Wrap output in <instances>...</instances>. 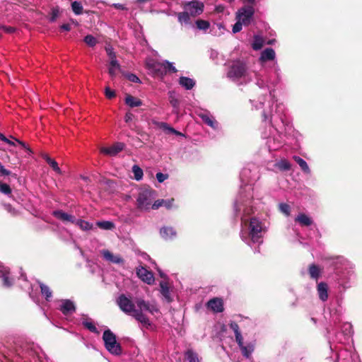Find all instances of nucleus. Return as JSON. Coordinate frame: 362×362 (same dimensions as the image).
<instances>
[{
  "label": "nucleus",
  "mask_w": 362,
  "mask_h": 362,
  "mask_svg": "<svg viewBox=\"0 0 362 362\" xmlns=\"http://www.w3.org/2000/svg\"><path fill=\"white\" fill-rule=\"evenodd\" d=\"M117 303L122 311L134 317L143 326L147 327L150 325L148 319L141 312L135 308V304L124 294H121L118 297Z\"/></svg>",
  "instance_id": "f257e3e1"
},
{
  "label": "nucleus",
  "mask_w": 362,
  "mask_h": 362,
  "mask_svg": "<svg viewBox=\"0 0 362 362\" xmlns=\"http://www.w3.org/2000/svg\"><path fill=\"white\" fill-rule=\"evenodd\" d=\"M248 69L245 62L237 59L232 61L229 64L227 71V77L233 81L240 79L246 80L248 76Z\"/></svg>",
  "instance_id": "f03ea898"
},
{
  "label": "nucleus",
  "mask_w": 362,
  "mask_h": 362,
  "mask_svg": "<svg viewBox=\"0 0 362 362\" xmlns=\"http://www.w3.org/2000/svg\"><path fill=\"white\" fill-rule=\"evenodd\" d=\"M156 197V192L150 189H145L141 190L138 195L137 204L138 207L144 209H148L150 208L157 209H158V201H155L153 204L152 202Z\"/></svg>",
  "instance_id": "7ed1b4c3"
},
{
  "label": "nucleus",
  "mask_w": 362,
  "mask_h": 362,
  "mask_svg": "<svg viewBox=\"0 0 362 362\" xmlns=\"http://www.w3.org/2000/svg\"><path fill=\"white\" fill-rule=\"evenodd\" d=\"M160 293L163 296L164 300L170 303L173 300L176 295V292L173 285V282L170 281L168 276L160 271Z\"/></svg>",
  "instance_id": "20e7f679"
},
{
  "label": "nucleus",
  "mask_w": 362,
  "mask_h": 362,
  "mask_svg": "<svg viewBox=\"0 0 362 362\" xmlns=\"http://www.w3.org/2000/svg\"><path fill=\"white\" fill-rule=\"evenodd\" d=\"M103 339L105 346L108 351L115 355H120L122 352L121 345L117 342L115 334L110 329L103 332Z\"/></svg>",
  "instance_id": "39448f33"
},
{
  "label": "nucleus",
  "mask_w": 362,
  "mask_h": 362,
  "mask_svg": "<svg viewBox=\"0 0 362 362\" xmlns=\"http://www.w3.org/2000/svg\"><path fill=\"white\" fill-rule=\"evenodd\" d=\"M262 230V223L257 218H252L250 223V235L252 242H259L261 238V232Z\"/></svg>",
  "instance_id": "423d86ee"
},
{
  "label": "nucleus",
  "mask_w": 362,
  "mask_h": 362,
  "mask_svg": "<svg viewBox=\"0 0 362 362\" xmlns=\"http://www.w3.org/2000/svg\"><path fill=\"white\" fill-rule=\"evenodd\" d=\"M255 13L252 6H248L239 10L237 15V19L241 21L244 25H248L253 17Z\"/></svg>",
  "instance_id": "0eeeda50"
},
{
  "label": "nucleus",
  "mask_w": 362,
  "mask_h": 362,
  "mask_svg": "<svg viewBox=\"0 0 362 362\" xmlns=\"http://www.w3.org/2000/svg\"><path fill=\"white\" fill-rule=\"evenodd\" d=\"M204 5L202 3L194 1L185 4L184 9L187 11L191 16H196L202 13Z\"/></svg>",
  "instance_id": "6e6552de"
},
{
  "label": "nucleus",
  "mask_w": 362,
  "mask_h": 362,
  "mask_svg": "<svg viewBox=\"0 0 362 362\" xmlns=\"http://www.w3.org/2000/svg\"><path fill=\"white\" fill-rule=\"evenodd\" d=\"M206 306L214 313H221L223 311V303L219 298H214L208 301Z\"/></svg>",
  "instance_id": "1a4fd4ad"
},
{
  "label": "nucleus",
  "mask_w": 362,
  "mask_h": 362,
  "mask_svg": "<svg viewBox=\"0 0 362 362\" xmlns=\"http://www.w3.org/2000/svg\"><path fill=\"white\" fill-rule=\"evenodd\" d=\"M124 144L122 143H116L110 147H103L100 152L105 155L115 156L123 150Z\"/></svg>",
  "instance_id": "9d476101"
},
{
  "label": "nucleus",
  "mask_w": 362,
  "mask_h": 362,
  "mask_svg": "<svg viewBox=\"0 0 362 362\" xmlns=\"http://www.w3.org/2000/svg\"><path fill=\"white\" fill-rule=\"evenodd\" d=\"M76 305L74 302L69 299H64L62 300L59 310L64 315H67L72 314L76 311Z\"/></svg>",
  "instance_id": "9b49d317"
},
{
  "label": "nucleus",
  "mask_w": 362,
  "mask_h": 362,
  "mask_svg": "<svg viewBox=\"0 0 362 362\" xmlns=\"http://www.w3.org/2000/svg\"><path fill=\"white\" fill-rule=\"evenodd\" d=\"M146 67L148 74L154 77L158 76V64L155 59L148 57L146 60Z\"/></svg>",
  "instance_id": "f8f14e48"
},
{
  "label": "nucleus",
  "mask_w": 362,
  "mask_h": 362,
  "mask_svg": "<svg viewBox=\"0 0 362 362\" xmlns=\"http://www.w3.org/2000/svg\"><path fill=\"white\" fill-rule=\"evenodd\" d=\"M102 255L106 260H107L110 262H112L115 264H123L124 263V259L122 257H120L119 255H115L113 253H112L111 252H110L107 250H103Z\"/></svg>",
  "instance_id": "ddd939ff"
},
{
  "label": "nucleus",
  "mask_w": 362,
  "mask_h": 362,
  "mask_svg": "<svg viewBox=\"0 0 362 362\" xmlns=\"http://www.w3.org/2000/svg\"><path fill=\"white\" fill-rule=\"evenodd\" d=\"M240 350L242 352V354L247 358H250L251 357V355L255 349V345L252 343H250L247 345H244L243 344V339H241V342H237Z\"/></svg>",
  "instance_id": "4468645a"
},
{
  "label": "nucleus",
  "mask_w": 362,
  "mask_h": 362,
  "mask_svg": "<svg viewBox=\"0 0 362 362\" xmlns=\"http://www.w3.org/2000/svg\"><path fill=\"white\" fill-rule=\"evenodd\" d=\"M137 276L144 282L150 284L153 281V274L146 269L141 267L136 271Z\"/></svg>",
  "instance_id": "2eb2a0df"
},
{
  "label": "nucleus",
  "mask_w": 362,
  "mask_h": 362,
  "mask_svg": "<svg viewBox=\"0 0 362 362\" xmlns=\"http://www.w3.org/2000/svg\"><path fill=\"white\" fill-rule=\"evenodd\" d=\"M53 214L56 218L64 222H71L74 223L76 221L75 216L68 214L62 210L55 211Z\"/></svg>",
  "instance_id": "dca6fc26"
},
{
  "label": "nucleus",
  "mask_w": 362,
  "mask_h": 362,
  "mask_svg": "<svg viewBox=\"0 0 362 362\" xmlns=\"http://www.w3.org/2000/svg\"><path fill=\"white\" fill-rule=\"evenodd\" d=\"M199 117L202 118L203 122L206 124L208 126L211 127L213 129H216L218 127V123L215 120V119L208 113H201L199 114Z\"/></svg>",
  "instance_id": "f3484780"
},
{
  "label": "nucleus",
  "mask_w": 362,
  "mask_h": 362,
  "mask_svg": "<svg viewBox=\"0 0 362 362\" xmlns=\"http://www.w3.org/2000/svg\"><path fill=\"white\" fill-rule=\"evenodd\" d=\"M327 290L328 286L326 283L320 282L317 284V293L319 298L322 301H326L328 298Z\"/></svg>",
  "instance_id": "a211bd4d"
},
{
  "label": "nucleus",
  "mask_w": 362,
  "mask_h": 362,
  "mask_svg": "<svg viewBox=\"0 0 362 362\" xmlns=\"http://www.w3.org/2000/svg\"><path fill=\"white\" fill-rule=\"evenodd\" d=\"M125 103L130 107H139L142 105V101L138 98L134 97L130 94H127L125 97Z\"/></svg>",
  "instance_id": "6ab92c4d"
},
{
  "label": "nucleus",
  "mask_w": 362,
  "mask_h": 362,
  "mask_svg": "<svg viewBox=\"0 0 362 362\" xmlns=\"http://www.w3.org/2000/svg\"><path fill=\"white\" fill-rule=\"evenodd\" d=\"M275 52L273 49L267 48L262 52L259 59L262 62L273 60L275 58Z\"/></svg>",
  "instance_id": "aec40b11"
},
{
  "label": "nucleus",
  "mask_w": 362,
  "mask_h": 362,
  "mask_svg": "<svg viewBox=\"0 0 362 362\" xmlns=\"http://www.w3.org/2000/svg\"><path fill=\"white\" fill-rule=\"evenodd\" d=\"M179 84L186 90H191L195 85V81L190 78L181 76L179 79Z\"/></svg>",
  "instance_id": "412c9836"
},
{
  "label": "nucleus",
  "mask_w": 362,
  "mask_h": 362,
  "mask_svg": "<svg viewBox=\"0 0 362 362\" xmlns=\"http://www.w3.org/2000/svg\"><path fill=\"white\" fill-rule=\"evenodd\" d=\"M160 233L165 240L172 239L173 237L176 235L175 230L170 227H163L160 230Z\"/></svg>",
  "instance_id": "4be33fe9"
},
{
  "label": "nucleus",
  "mask_w": 362,
  "mask_h": 362,
  "mask_svg": "<svg viewBox=\"0 0 362 362\" xmlns=\"http://www.w3.org/2000/svg\"><path fill=\"white\" fill-rule=\"evenodd\" d=\"M295 221L303 226H309L313 223L312 219L305 214H299Z\"/></svg>",
  "instance_id": "5701e85b"
},
{
  "label": "nucleus",
  "mask_w": 362,
  "mask_h": 362,
  "mask_svg": "<svg viewBox=\"0 0 362 362\" xmlns=\"http://www.w3.org/2000/svg\"><path fill=\"white\" fill-rule=\"evenodd\" d=\"M42 158L50 165V167L56 173L61 174L62 171L58 166V163L52 158H51L47 154L44 153L42 155Z\"/></svg>",
  "instance_id": "b1692460"
},
{
  "label": "nucleus",
  "mask_w": 362,
  "mask_h": 362,
  "mask_svg": "<svg viewBox=\"0 0 362 362\" xmlns=\"http://www.w3.org/2000/svg\"><path fill=\"white\" fill-rule=\"evenodd\" d=\"M161 69H163L165 73H176L177 71L176 68L173 66V64L168 61L160 62V72Z\"/></svg>",
  "instance_id": "393cba45"
},
{
  "label": "nucleus",
  "mask_w": 362,
  "mask_h": 362,
  "mask_svg": "<svg viewBox=\"0 0 362 362\" xmlns=\"http://www.w3.org/2000/svg\"><path fill=\"white\" fill-rule=\"evenodd\" d=\"M40 288L42 295L45 296L46 300L49 301L52 296V292L49 287L43 283H40Z\"/></svg>",
  "instance_id": "a878e982"
},
{
  "label": "nucleus",
  "mask_w": 362,
  "mask_h": 362,
  "mask_svg": "<svg viewBox=\"0 0 362 362\" xmlns=\"http://www.w3.org/2000/svg\"><path fill=\"white\" fill-rule=\"evenodd\" d=\"M160 129H163L166 134H172L176 136H185L182 133L175 130L172 127H168L165 123H160Z\"/></svg>",
  "instance_id": "bb28decb"
},
{
  "label": "nucleus",
  "mask_w": 362,
  "mask_h": 362,
  "mask_svg": "<svg viewBox=\"0 0 362 362\" xmlns=\"http://www.w3.org/2000/svg\"><path fill=\"white\" fill-rule=\"evenodd\" d=\"M1 273L3 285L6 287H11L13 285V279L9 276V272L6 271H1Z\"/></svg>",
  "instance_id": "cd10ccee"
},
{
  "label": "nucleus",
  "mask_w": 362,
  "mask_h": 362,
  "mask_svg": "<svg viewBox=\"0 0 362 362\" xmlns=\"http://www.w3.org/2000/svg\"><path fill=\"white\" fill-rule=\"evenodd\" d=\"M136 305L139 308L138 310L141 312L142 313L144 310L149 311L150 313L153 312V310L151 308L150 305L144 300H136Z\"/></svg>",
  "instance_id": "c85d7f7f"
},
{
  "label": "nucleus",
  "mask_w": 362,
  "mask_h": 362,
  "mask_svg": "<svg viewBox=\"0 0 362 362\" xmlns=\"http://www.w3.org/2000/svg\"><path fill=\"white\" fill-rule=\"evenodd\" d=\"M229 326H230V329H233L235 333L236 341L240 343L241 339L243 338V337L240 332L238 325L235 322H232L230 323Z\"/></svg>",
  "instance_id": "c756f323"
},
{
  "label": "nucleus",
  "mask_w": 362,
  "mask_h": 362,
  "mask_svg": "<svg viewBox=\"0 0 362 362\" xmlns=\"http://www.w3.org/2000/svg\"><path fill=\"white\" fill-rule=\"evenodd\" d=\"M309 274L311 278L317 279L320 276V269L317 265L313 264L309 267Z\"/></svg>",
  "instance_id": "7c9ffc66"
},
{
  "label": "nucleus",
  "mask_w": 362,
  "mask_h": 362,
  "mask_svg": "<svg viewBox=\"0 0 362 362\" xmlns=\"http://www.w3.org/2000/svg\"><path fill=\"white\" fill-rule=\"evenodd\" d=\"M74 223L79 226V228L83 230H90L93 227L92 224H90L89 222L83 221L82 219L76 218V221Z\"/></svg>",
  "instance_id": "2f4dec72"
},
{
  "label": "nucleus",
  "mask_w": 362,
  "mask_h": 362,
  "mask_svg": "<svg viewBox=\"0 0 362 362\" xmlns=\"http://www.w3.org/2000/svg\"><path fill=\"white\" fill-rule=\"evenodd\" d=\"M132 171L136 180L139 181L142 179L144 175L143 170L139 165H134Z\"/></svg>",
  "instance_id": "473e14b6"
},
{
  "label": "nucleus",
  "mask_w": 362,
  "mask_h": 362,
  "mask_svg": "<svg viewBox=\"0 0 362 362\" xmlns=\"http://www.w3.org/2000/svg\"><path fill=\"white\" fill-rule=\"evenodd\" d=\"M178 21L180 23H188L190 21V15L185 10L183 12H180L177 14Z\"/></svg>",
  "instance_id": "72a5a7b5"
},
{
  "label": "nucleus",
  "mask_w": 362,
  "mask_h": 362,
  "mask_svg": "<svg viewBox=\"0 0 362 362\" xmlns=\"http://www.w3.org/2000/svg\"><path fill=\"white\" fill-rule=\"evenodd\" d=\"M263 45H264L263 38L259 35H255L254 41L252 45L253 49L259 50L263 47Z\"/></svg>",
  "instance_id": "f704fd0d"
},
{
  "label": "nucleus",
  "mask_w": 362,
  "mask_h": 362,
  "mask_svg": "<svg viewBox=\"0 0 362 362\" xmlns=\"http://www.w3.org/2000/svg\"><path fill=\"white\" fill-rule=\"evenodd\" d=\"M185 357L189 362H199L197 354L191 349L185 352Z\"/></svg>",
  "instance_id": "c9c22d12"
},
{
  "label": "nucleus",
  "mask_w": 362,
  "mask_h": 362,
  "mask_svg": "<svg viewBox=\"0 0 362 362\" xmlns=\"http://www.w3.org/2000/svg\"><path fill=\"white\" fill-rule=\"evenodd\" d=\"M293 159L299 165V166L301 168V169L304 172L309 173V171H310L309 167H308L307 163L303 158H301L299 156H293Z\"/></svg>",
  "instance_id": "e433bc0d"
},
{
  "label": "nucleus",
  "mask_w": 362,
  "mask_h": 362,
  "mask_svg": "<svg viewBox=\"0 0 362 362\" xmlns=\"http://www.w3.org/2000/svg\"><path fill=\"white\" fill-rule=\"evenodd\" d=\"M71 8H72L74 13L76 15H80L83 13V6H82L81 4L78 1H75L72 2Z\"/></svg>",
  "instance_id": "4c0bfd02"
},
{
  "label": "nucleus",
  "mask_w": 362,
  "mask_h": 362,
  "mask_svg": "<svg viewBox=\"0 0 362 362\" xmlns=\"http://www.w3.org/2000/svg\"><path fill=\"white\" fill-rule=\"evenodd\" d=\"M82 325L86 329H88L90 332H93V333H98V330L96 328V327L93 322H92L90 321L86 320V321H83Z\"/></svg>",
  "instance_id": "58836bf2"
},
{
  "label": "nucleus",
  "mask_w": 362,
  "mask_h": 362,
  "mask_svg": "<svg viewBox=\"0 0 362 362\" xmlns=\"http://www.w3.org/2000/svg\"><path fill=\"white\" fill-rule=\"evenodd\" d=\"M97 224L100 228H103L105 230H111V229L114 228V227H115L114 223L112 222L108 221L98 222Z\"/></svg>",
  "instance_id": "ea45409f"
},
{
  "label": "nucleus",
  "mask_w": 362,
  "mask_h": 362,
  "mask_svg": "<svg viewBox=\"0 0 362 362\" xmlns=\"http://www.w3.org/2000/svg\"><path fill=\"white\" fill-rule=\"evenodd\" d=\"M0 192L6 195H10L12 190L8 184L0 182Z\"/></svg>",
  "instance_id": "a19ab883"
},
{
  "label": "nucleus",
  "mask_w": 362,
  "mask_h": 362,
  "mask_svg": "<svg viewBox=\"0 0 362 362\" xmlns=\"http://www.w3.org/2000/svg\"><path fill=\"white\" fill-rule=\"evenodd\" d=\"M276 166L279 169L281 170H288L291 168L290 163L286 160H281L277 164Z\"/></svg>",
  "instance_id": "79ce46f5"
},
{
  "label": "nucleus",
  "mask_w": 362,
  "mask_h": 362,
  "mask_svg": "<svg viewBox=\"0 0 362 362\" xmlns=\"http://www.w3.org/2000/svg\"><path fill=\"white\" fill-rule=\"evenodd\" d=\"M84 42L90 47H94L98 42L96 38L91 35H86Z\"/></svg>",
  "instance_id": "37998d69"
},
{
  "label": "nucleus",
  "mask_w": 362,
  "mask_h": 362,
  "mask_svg": "<svg viewBox=\"0 0 362 362\" xmlns=\"http://www.w3.org/2000/svg\"><path fill=\"white\" fill-rule=\"evenodd\" d=\"M196 25H197V27L199 29V30H207L209 28V23L206 21H204V20H198L196 21Z\"/></svg>",
  "instance_id": "c03bdc74"
},
{
  "label": "nucleus",
  "mask_w": 362,
  "mask_h": 362,
  "mask_svg": "<svg viewBox=\"0 0 362 362\" xmlns=\"http://www.w3.org/2000/svg\"><path fill=\"white\" fill-rule=\"evenodd\" d=\"M124 75L131 82L136 83H141V80L139 79V78L134 74L125 73V74H124Z\"/></svg>",
  "instance_id": "a18cd8bd"
},
{
  "label": "nucleus",
  "mask_w": 362,
  "mask_h": 362,
  "mask_svg": "<svg viewBox=\"0 0 362 362\" xmlns=\"http://www.w3.org/2000/svg\"><path fill=\"white\" fill-rule=\"evenodd\" d=\"M279 209L282 213L286 214V216H288L290 214V206L285 203H281L279 204Z\"/></svg>",
  "instance_id": "49530a36"
},
{
  "label": "nucleus",
  "mask_w": 362,
  "mask_h": 362,
  "mask_svg": "<svg viewBox=\"0 0 362 362\" xmlns=\"http://www.w3.org/2000/svg\"><path fill=\"white\" fill-rule=\"evenodd\" d=\"M173 201H174L173 199H168V200L160 199V207L165 206L167 209H170L173 206Z\"/></svg>",
  "instance_id": "de8ad7c7"
},
{
  "label": "nucleus",
  "mask_w": 362,
  "mask_h": 362,
  "mask_svg": "<svg viewBox=\"0 0 362 362\" xmlns=\"http://www.w3.org/2000/svg\"><path fill=\"white\" fill-rule=\"evenodd\" d=\"M105 95L107 98L112 99V98H115L116 93L115 90L110 89V87L107 86L105 90Z\"/></svg>",
  "instance_id": "09e8293b"
},
{
  "label": "nucleus",
  "mask_w": 362,
  "mask_h": 362,
  "mask_svg": "<svg viewBox=\"0 0 362 362\" xmlns=\"http://www.w3.org/2000/svg\"><path fill=\"white\" fill-rule=\"evenodd\" d=\"M110 67L116 68L118 70L120 69L121 66L116 59L115 54H112V59L110 61Z\"/></svg>",
  "instance_id": "8fccbe9b"
},
{
  "label": "nucleus",
  "mask_w": 362,
  "mask_h": 362,
  "mask_svg": "<svg viewBox=\"0 0 362 362\" xmlns=\"http://www.w3.org/2000/svg\"><path fill=\"white\" fill-rule=\"evenodd\" d=\"M243 25H244V24L238 19L237 22L235 23V25L233 27V32L234 33L240 32L242 30Z\"/></svg>",
  "instance_id": "3c124183"
},
{
  "label": "nucleus",
  "mask_w": 362,
  "mask_h": 362,
  "mask_svg": "<svg viewBox=\"0 0 362 362\" xmlns=\"http://www.w3.org/2000/svg\"><path fill=\"white\" fill-rule=\"evenodd\" d=\"M0 29L3 30L6 33H13L16 31V28L14 27L6 26L1 24H0Z\"/></svg>",
  "instance_id": "603ef678"
},
{
  "label": "nucleus",
  "mask_w": 362,
  "mask_h": 362,
  "mask_svg": "<svg viewBox=\"0 0 362 362\" xmlns=\"http://www.w3.org/2000/svg\"><path fill=\"white\" fill-rule=\"evenodd\" d=\"M58 15H59V9L57 8H53L52 9L51 16H50L49 21L51 22L55 21L57 18L58 17Z\"/></svg>",
  "instance_id": "864d4df0"
},
{
  "label": "nucleus",
  "mask_w": 362,
  "mask_h": 362,
  "mask_svg": "<svg viewBox=\"0 0 362 362\" xmlns=\"http://www.w3.org/2000/svg\"><path fill=\"white\" fill-rule=\"evenodd\" d=\"M5 209L7 211L11 213L12 216H17L18 214V212L15 209H13L11 204L5 205Z\"/></svg>",
  "instance_id": "5fc2aeb1"
},
{
  "label": "nucleus",
  "mask_w": 362,
  "mask_h": 362,
  "mask_svg": "<svg viewBox=\"0 0 362 362\" xmlns=\"http://www.w3.org/2000/svg\"><path fill=\"white\" fill-rule=\"evenodd\" d=\"M0 173L1 175H10L11 172L6 170L4 166L0 163Z\"/></svg>",
  "instance_id": "6e6d98bb"
},
{
  "label": "nucleus",
  "mask_w": 362,
  "mask_h": 362,
  "mask_svg": "<svg viewBox=\"0 0 362 362\" xmlns=\"http://www.w3.org/2000/svg\"><path fill=\"white\" fill-rule=\"evenodd\" d=\"M251 211H252L251 209H247V211H245V212H244L245 215L243 217H241V224H242V226L243 225H246V223H247L246 215L250 214Z\"/></svg>",
  "instance_id": "4d7b16f0"
},
{
  "label": "nucleus",
  "mask_w": 362,
  "mask_h": 362,
  "mask_svg": "<svg viewBox=\"0 0 362 362\" xmlns=\"http://www.w3.org/2000/svg\"><path fill=\"white\" fill-rule=\"evenodd\" d=\"M134 117V115H133L132 112H127V113H126V115H125L124 120H125V122H126L127 123H128V122H131V121L132 120V119H133V117Z\"/></svg>",
  "instance_id": "13d9d810"
},
{
  "label": "nucleus",
  "mask_w": 362,
  "mask_h": 362,
  "mask_svg": "<svg viewBox=\"0 0 362 362\" xmlns=\"http://www.w3.org/2000/svg\"><path fill=\"white\" fill-rule=\"evenodd\" d=\"M112 6H114V8H115L117 9L127 10V8L124 6V5L121 4H114Z\"/></svg>",
  "instance_id": "bf43d9fd"
},
{
  "label": "nucleus",
  "mask_w": 362,
  "mask_h": 362,
  "mask_svg": "<svg viewBox=\"0 0 362 362\" xmlns=\"http://www.w3.org/2000/svg\"><path fill=\"white\" fill-rule=\"evenodd\" d=\"M61 29L66 31H69L71 30V25L69 23H64L61 25Z\"/></svg>",
  "instance_id": "052dcab7"
},
{
  "label": "nucleus",
  "mask_w": 362,
  "mask_h": 362,
  "mask_svg": "<svg viewBox=\"0 0 362 362\" xmlns=\"http://www.w3.org/2000/svg\"><path fill=\"white\" fill-rule=\"evenodd\" d=\"M117 69L116 68H113V67H110L109 68V74L112 76V77H114L116 75V70Z\"/></svg>",
  "instance_id": "680f3d73"
},
{
  "label": "nucleus",
  "mask_w": 362,
  "mask_h": 362,
  "mask_svg": "<svg viewBox=\"0 0 362 362\" xmlns=\"http://www.w3.org/2000/svg\"><path fill=\"white\" fill-rule=\"evenodd\" d=\"M168 178V175L160 173V183L163 182Z\"/></svg>",
  "instance_id": "e2e57ef3"
},
{
  "label": "nucleus",
  "mask_w": 362,
  "mask_h": 362,
  "mask_svg": "<svg viewBox=\"0 0 362 362\" xmlns=\"http://www.w3.org/2000/svg\"><path fill=\"white\" fill-rule=\"evenodd\" d=\"M22 147H23L24 148H27L29 151L31 152V150L28 148H27L26 146V144L23 142V141H21L20 140H18V139H15Z\"/></svg>",
  "instance_id": "0e129e2a"
},
{
  "label": "nucleus",
  "mask_w": 362,
  "mask_h": 362,
  "mask_svg": "<svg viewBox=\"0 0 362 362\" xmlns=\"http://www.w3.org/2000/svg\"><path fill=\"white\" fill-rule=\"evenodd\" d=\"M170 103L172 104V105L174 107H177L179 105V102L177 99H172L170 100Z\"/></svg>",
  "instance_id": "69168bd1"
},
{
  "label": "nucleus",
  "mask_w": 362,
  "mask_h": 362,
  "mask_svg": "<svg viewBox=\"0 0 362 362\" xmlns=\"http://www.w3.org/2000/svg\"><path fill=\"white\" fill-rule=\"evenodd\" d=\"M6 144L11 145V146H15V143L10 139H7V140L4 141Z\"/></svg>",
  "instance_id": "338daca9"
},
{
  "label": "nucleus",
  "mask_w": 362,
  "mask_h": 362,
  "mask_svg": "<svg viewBox=\"0 0 362 362\" xmlns=\"http://www.w3.org/2000/svg\"><path fill=\"white\" fill-rule=\"evenodd\" d=\"M0 139L4 141L7 140V138L2 133H0Z\"/></svg>",
  "instance_id": "774afa93"
}]
</instances>
